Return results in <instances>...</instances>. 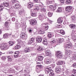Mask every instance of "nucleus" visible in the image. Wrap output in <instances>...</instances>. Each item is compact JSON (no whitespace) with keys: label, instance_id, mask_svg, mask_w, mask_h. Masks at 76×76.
Returning a JSON list of instances; mask_svg holds the SVG:
<instances>
[{"label":"nucleus","instance_id":"nucleus-1","mask_svg":"<svg viewBox=\"0 0 76 76\" xmlns=\"http://www.w3.org/2000/svg\"><path fill=\"white\" fill-rule=\"evenodd\" d=\"M42 27H43L44 30L41 29L40 30L39 33L41 34H43L44 33V32L45 31H47L48 30V28H49V26H48V24H42Z\"/></svg>","mask_w":76,"mask_h":76},{"label":"nucleus","instance_id":"nucleus-2","mask_svg":"<svg viewBox=\"0 0 76 76\" xmlns=\"http://www.w3.org/2000/svg\"><path fill=\"white\" fill-rule=\"evenodd\" d=\"M55 53V55L57 57H58V58H61L63 57V54L62 52L60 51H58L56 52Z\"/></svg>","mask_w":76,"mask_h":76},{"label":"nucleus","instance_id":"nucleus-3","mask_svg":"<svg viewBox=\"0 0 76 76\" xmlns=\"http://www.w3.org/2000/svg\"><path fill=\"white\" fill-rule=\"evenodd\" d=\"M66 42H67V44L65 46V48H72V44L71 42H69V38H68V39H66Z\"/></svg>","mask_w":76,"mask_h":76},{"label":"nucleus","instance_id":"nucleus-4","mask_svg":"<svg viewBox=\"0 0 76 76\" xmlns=\"http://www.w3.org/2000/svg\"><path fill=\"white\" fill-rule=\"evenodd\" d=\"M0 47L2 50H6L9 48V46L5 45H1Z\"/></svg>","mask_w":76,"mask_h":76},{"label":"nucleus","instance_id":"nucleus-5","mask_svg":"<svg viewBox=\"0 0 76 76\" xmlns=\"http://www.w3.org/2000/svg\"><path fill=\"white\" fill-rule=\"evenodd\" d=\"M34 40H35V38L34 37H32L30 38L28 41L29 44H32V45H35V43L34 42Z\"/></svg>","mask_w":76,"mask_h":76},{"label":"nucleus","instance_id":"nucleus-6","mask_svg":"<svg viewBox=\"0 0 76 76\" xmlns=\"http://www.w3.org/2000/svg\"><path fill=\"white\" fill-rule=\"evenodd\" d=\"M37 64H39L40 63L39 62H38V61H42V60H43V56H40L38 57L37 58Z\"/></svg>","mask_w":76,"mask_h":76},{"label":"nucleus","instance_id":"nucleus-7","mask_svg":"<svg viewBox=\"0 0 76 76\" xmlns=\"http://www.w3.org/2000/svg\"><path fill=\"white\" fill-rule=\"evenodd\" d=\"M53 61H52V60L51 59H49L46 60V59H45V61H44V63H45V64H51V63Z\"/></svg>","mask_w":76,"mask_h":76},{"label":"nucleus","instance_id":"nucleus-8","mask_svg":"<svg viewBox=\"0 0 76 76\" xmlns=\"http://www.w3.org/2000/svg\"><path fill=\"white\" fill-rule=\"evenodd\" d=\"M42 65H37L36 66V70L37 73H39V69H41L42 68Z\"/></svg>","mask_w":76,"mask_h":76},{"label":"nucleus","instance_id":"nucleus-9","mask_svg":"<svg viewBox=\"0 0 76 76\" xmlns=\"http://www.w3.org/2000/svg\"><path fill=\"white\" fill-rule=\"evenodd\" d=\"M72 7L71 6L67 7L66 8V10L67 12H70L72 11Z\"/></svg>","mask_w":76,"mask_h":76},{"label":"nucleus","instance_id":"nucleus-10","mask_svg":"<svg viewBox=\"0 0 76 76\" xmlns=\"http://www.w3.org/2000/svg\"><path fill=\"white\" fill-rule=\"evenodd\" d=\"M30 23L32 25H34L35 23H37V21L35 19H33L31 20Z\"/></svg>","mask_w":76,"mask_h":76},{"label":"nucleus","instance_id":"nucleus-11","mask_svg":"<svg viewBox=\"0 0 76 76\" xmlns=\"http://www.w3.org/2000/svg\"><path fill=\"white\" fill-rule=\"evenodd\" d=\"M55 72L56 73H59L61 70V69H60V66H57L55 69Z\"/></svg>","mask_w":76,"mask_h":76},{"label":"nucleus","instance_id":"nucleus-12","mask_svg":"<svg viewBox=\"0 0 76 76\" xmlns=\"http://www.w3.org/2000/svg\"><path fill=\"white\" fill-rule=\"evenodd\" d=\"M30 51L31 50L30 49L29 47H26L24 49V52H25V53H26L29 52H30Z\"/></svg>","mask_w":76,"mask_h":76},{"label":"nucleus","instance_id":"nucleus-13","mask_svg":"<svg viewBox=\"0 0 76 76\" xmlns=\"http://www.w3.org/2000/svg\"><path fill=\"white\" fill-rule=\"evenodd\" d=\"M20 38L22 39L23 38H25L26 39L27 38V35L26 34H20Z\"/></svg>","mask_w":76,"mask_h":76},{"label":"nucleus","instance_id":"nucleus-14","mask_svg":"<svg viewBox=\"0 0 76 76\" xmlns=\"http://www.w3.org/2000/svg\"><path fill=\"white\" fill-rule=\"evenodd\" d=\"M42 38L41 37H37L36 39V41L38 43H40L42 42Z\"/></svg>","mask_w":76,"mask_h":76},{"label":"nucleus","instance_id":"nucleus-15","mask_svg":"<svg viewBox=\"0 0 76 76\" xmlns=\"http://www.w3.org/2000/svg\"><path fill=\"white\" fill-rule=\"evenodd\" d=\"M24 10L23 9H22L20 10V11L18 13V15H19L23 16V15H24Z\"/></svg>","mask_w":76,"mask_h":76},{"label":"nucleus","instance_id":"nucleus-16","mask_svg":"<svg viewBox=\"0 0 76 76\" xmlns=\"http://www.w3.org/2000/svg\"><path fill=\"white\" fill-rule=\"evenodd\" d=\"M19 54H20V52L19 51H18L15 52V55H14V57L16 58L18 57H19Z\"/></svg>","mask_w":76,"mask_h":76},{"label":"nucleus","instance_id":"nucleus-17","mask_svg":"<svg viewBox=\"0 0 76 76\" xmlns=\"http://www.w3.org/2000/svg\"><path fill=\"white\" fill-rule=\"evenodd\" d=\"M70 53H72V51L69 50H66L65 51V54L66 56H69L70 55Z\"/></svg>","mask_w":76,"mask_h":76},{"label":"nucleus","instance_id":"nucleus-18","mask_svg":"<svg viewBox=\"0 0 76 76\" xmlns=\"http://www.w3.org/2000/svg\"><path fill=\"white\" fill-rule=\"evenodd\" d=\"M8 62H11L12 61V56L10 55L7 56Z\"/></svg>","mask_w":76,"mask_h":76},{"label":"nucleus","instance_id":"nucleus-19","mask_svg":"<svg viewBox=\"0 0 76 76\" xmlns=\"http://www.w3.org/2000/svg\"><path fill=\"white\" fill-rule=\"evenodd\" d=\"M42 43L43 44H44V45H47L48 44V43H47V39L46 38H45L43 39Z\"/></svg>","mask_w":76,"mask_h":76},{"label":"nucleus","instance_id":"nucleus-20","mask_svg":"<svg viewBox=\"0 0 76 76\" xmlns=\"http://www.w3.org/2000/svg\"><path fill=\"white\" fill-rule=\"evenodd\" d=\"M3 4L5 7H7L9 6V2H3Z\"/></svg>","mask_w":76,"mask_h":76},{"label":"nucleus","instance_id":"nucleus-21","mask_svg":"<svg viewBox=\"0 0 76 76\" xmlns=\"http://www.w3.org/2000/svg\"><path fill=\"white\" fill-rule=\"evenodd\" d=\"M44 14H40L39 15V18L40 20H42L44 19Z\"/></svg>","mask_w":76,"mask_h":76},{"label":"nucleus","instance_id":"nucleus-22","mask_svg":"<svg viewBox=\"0 0 76 76\" xmlns=\"http://www.w3.org/2000/svg\"><path fill=\"white\" fill-rule=\"evenodd\" d=\"M51 69L50 68H46L45 69V72L48 74L50 73Z\"/></svg>","mask_w":76,"mask_h":76},{"label":"nucleus","instance_id":"nucleus-23","mask_svg":"<svg viewBox=\"0 0 76 76\" xmlns=\"http://www.w3.org/2000/svg\"><path fill=\"white\" fill-rule=\"evenodd\" d=\"M21 47V46L20 44H17L16 46L15 47V50H18Z\"/></svg>","mask_w":76,"mask_h":76},{"label":"nucleus","instance_id":"nucleus-24","mask_svg":"<svg viewBox=\"0 0 76 76\" xmlns=\"http://www.w3.org/2000/svg\"><path fill=\"white\" fill-rule=\"evenodd\" d=\"M15 7L17 9L19 10L20 8V5L17 4L15 5Z\"/></svg>","mask_w":76,"mask_h":76},{"label":"nucleus","instance_id":"nucleus-25","mask_svg":"<svg viewBox=\"0 0 76 76\" xmlns=\"http://www.w3.org/2000/svg\"><path fill=\"white\" fill-rule=\"evenodd\" d=\"M15 42L10 41L9 42V44L10 46H13L15 43Z\"/></svg>","mask_w":76,"mask_h":76},{"label":"nucleus","instance_id":"nucleus-26","mask_svg":"<svg viewBox=\"0 0 76 76\" xmlns=\"http://www.w3.org/2000/svg\"><path fill=\"white\" fill-rule=\"evenodd\" d=\"M48 38H51L52 37H54V33H49L48 35Z\"/></svg>","mask_w":76,"mask_h":76},{"label":"nucleus","instance_id":"nucleus-27","mask_svg":"<svg viewBox=\"0 0 76 76\" xmlns=\"http://www.w3.org/2000/svg\"><path fill=\"white\" fill-rule=\"evenodd\" d=\"M57 20L58 23H61L63 22V18H59Z\"/></svg>","mask_w":76,"mask_h":76},{"label":"nucleus","instance_id":"nucleus-28","mask_svg":"<svg viewBox=\"0 0 76 76\" xmlns=\"http://www.w3.org/2000/svg\"><path fill=\"white\" fill-rule=\"evenodd\" d=\"M69 27L71 29H75V24H71L69 25Z\"/></svg>","mask_w":76,"mask_h":76},{"label":"nucleus","instance_id":"nucleus-29","mask_svg":"<svg viewBox=\"0 0 76 76\" xmlns=\"http://www.w3.org/2000/svg\"><path fill=\"white\" fill-rule=\"evenodd\" d=\"M63 61H59L57 62L56 64L57 65H62V64H63Z\"/></svg>","mask_w":76,"mask_h":76},{"label":"nucleus","instance_id":"nucleus-30","mask_svg":"<svg viewBox=\"0 0 76 76\" xmlns=\"http://www.w3.org/2000/svg\"><path fill=\"white\" fill-rule=\"evenodd\" d=\"M37 50H39V51H42L43 50V48L42 46H38L37 49Z\"/></svg>","mask_w":76,"mask_h":76},{"label":"nucleus","instance_id":"nucleus-31","mask_svg":"<svg viewBox=\"0 0 76 76\" xmlns=\"http://www.w3.org/2000/svg\"><path fill=\"white\" fill-rule=\"evenodd\" d=\"M9 35V34L8 33H6L3 35V38L4 39L7 38L8 37V36Z\"/></svg>","mask_w":76,"mask_h":76},{"label":"nucleus","instance_id":"nucleus-32","mask_svg":"<svg viewBox=\"0 0 76 76\" xmlns=\"http://www.w3.org/2000/svg\"><path fill=\"white\" fill-rule=\"evenodd\" d=\"M64 39L62 38L59 39V41H58V43H62L64 41Z\"/></svg>","mask_w":76,"mask_h":76},{"label":"nucleus","instance_id":"nucleus-33","mask_svg":"<svg viewBox=\"0 0 76 76\" xmlns=\"http://www.w3.org/2000/svg\"><path fill=\"white\" fill-rule=\"evenodd\" d=\"M52 9H53V10L54 12H57V8L56 7V6H53V7L52 8Z\"/></svg>","mask_w":76,"mask_h":76},{"label":"nucleus","instance_id":"nucleus-34","mask_svg":"<svg viewBox=\"0 0 76 76\" xmlns=\"http://www.w3.org/2000/svg\"><path fill=\"white\" fill-rule=\"evenodd\" d=\"M62 12V8H61L60 7L58 8H57V10L56 11V12Z\"/></svg>","mask_w":76,"mask_h":76},{"label":"nucleus","instance_id":"nucleus-35","mask_svg":"<svg viewBox=\"0 0 76 76\" xmlns=\"http://www.w3.org/2000/svg\"><path fill=\"white\" fill-rule=\"evenodd\" d=\"M20 24L21 25H24L25 23H24V20H23V18H22L21 20H20Z\"/></svg>","mask_w":76,"mask_h":76},{"label":"nucleus","instance_id":"nucleus-36","mask_svg":"<svg viewBox=\"0 0 76 76\" xmlns=\"http://www.w3.org/2000/svg\"><path fill=\"white\" fill-rule=\"evenodd\" d=\"M49 76H55L54 73L53 72H50L49 74Z\"/></svg>","mask_w":76,"mask_h":76},{"label":"nucleus","instance_id":"nucleus-37","mask_svg":"<svg viewBox=\"0 0 76 76\" xmlns=\"http://www.w3.org/2000/svg\"><path fill=\"white\" fill-rule=\"evenodd\" d=\"M71 18L72 19V20L75 21L76 20V18L75 15H72L71 17Z\"/></svg>","mask_w":76,"mask_h":76},{"label":"nucleus","instance_id":"nucleus-38","mask_svg":"<svg viewBox=\"0 0 76 76\" xmlns=\"http://www.w3.org/2000/svg\"><path fill=\"white\" fill-rule=\"evenodd\" d=\"M33 6V4H29L28 5V9H31V8H32Z\"/></svg>","mask_w":76,"mask_h":76},{"label":"nucleus","instance_id":"nucleus-39","mask_svg":"<svg viewBox=\"0 0 76 76\" xmlns=\"http://www.w3.org/2000/svg\"><path fill=\"white\" fill-rule=\"evenodd\" d=\"M60 33L62 35H64V34H65V32H64V31L63 30H61Z\"/></svg>","mask_w":76,"mask_h":76},{"label":"nucleus","instance_id":"nucleus-40","mask_svg":"<svg viewBox=\"0 0 76 76\" xmlns=\"http://www.w3.org/2000/svg\"><path fill=\"white\" fill-rule=\"evenodd\" d=\"M56 42V40L55 39H52V40L51 41V42L52 44H53Z\"/></svg>","mask_w":76,"mask_h":76},{"label":"nucleus","instance_id":"nucleus-41","mask_svg":"<svg viewBox=\"0 0 76 76\" xmlns=\"http://www.w3.org/2000/svg\"><path fill=\"white\" fill-rule=\"evenodd\" d=\"M21 33V34H26V30H25V29H23L22 30Z\"/></svg>","mask_w":76,"mask_h":76},{"label":"nucleus","instance_id":"nucleus-42","mask_svg":"<svg viewBox=\"0 0 76 76\" xmlns=\"http://www.w3.org/2000/svg\"><path fill=\"white\" fill-rule=\"evenodd\" d=\"M45 54L47 56H50L51 55V52L45 53Z\"/></svg>","mask_w":76,"mask_h":76},{"label":"nucleus","instance_id":"nucleus-43","mask_svg":"<svg viewBox=\"0 0 76 76\" xmlns=\"http://www.w3.org/2000/svg\"><path fill=\"white\" fill-rule=\"evenodd\" d=\"M41 12H46V9H45V8H42Z\"/></svg>","mask_w":76,"mask_h":76},{"label":"nucleus","instance_id":"nucleus-44","mask_svg":"<svg viewBox=\"0 0 76 76\" xmlns=\"http://www.w3.org/2000/svg\"><path fill=\"white\" fill-rule=\"evenodd\" d=\"M71 76H76V72H74L72 73Z\"/></svg>","mask_w":76,"mask_h":76},{"label":"nucleus","instance_id":"nucleus-45","mask_svg":"<svg viewBox=\"0 0 76 76\" xmlns=\"http://www.w3.org/2000/svg\"><path fill=\"white\" fill-rule=\"evenodd\" d=\"M48 15L49 17H51L53 16V13L51 12H48Z\"/></svg>","mask_w":76,"mask_h":76},{"label":"nucleus","instance_id":"nucleus-46","mask_svg":"<svg viewBox=\"0 0 76 76\" xmlns=\"http://www.w3.org/2000/svg\"><path fill=\"white\" fill-rule=\"evenodd\" d=\"M66 3L69 4H70V3H71V1L70 0H67L66 1Z\"/></svg>","mask_w":76,"mask_h":76},{"label":"nucleus","instance_id":"nucleus-47","mask_svg":"<svg viewBox=\"0 0 76 76\" xmlns=\"http://www.w3.org/2000/svg\"><path fill=\"white\" fill-rule=\"evenodd\" d=\"M36 14V13L33 12L31 14V16H35Z\"/></svg>","mask_w":76,"mask_h":76},{"label":"nucleus","instance_id":"nucleus-48","mask_svg":"<svg viewBox=\"0 0 76 76\" xmlns=\"http://www.w3.org/2000/svg\"><path fill=\"white\" fill-rule=\"evenodd\" d=\"M55 66H56V65L55 64H52L51 65V69H53Z\"/></svg>","mask_w":76,"mask_h":76},{"label":"nucleus","instance_id":"nucleus-49","mask_svg":"<svg viewBox=\"0 0 76 76\" xmlns=\"http://www.w3.org/2000/svg\"><path fill=\"white\" fill-rule=\"evenodd\" d=\"M69 72H70V70H69V69L66 70H65V73L66 74H68V73H69Z\"/></svg>","mask_w":76,"mask_h":76},{"label":"nucleus","instance_id":"nucleus-50","mask_svg":"<svg viewBox=\"0 0 76 76\" xmlns=\"http://www.w3.org/2000/svg\"><path fill=\"white\" fill-rule=\"evenodd\" d=\"M9 36L10 37H13V38H15V36H14V35H13L11 33L9 34Z\"/></svg>","mask_w":76,"mask_h":76},{"label":"nucleus","instance_id":"nucleus-51","mask_svg":"<svg viewBox=\"0 0 76 76\" xmlns=\"http://www.w3.org/2000/svg\"><path fill=\"white\" fill-rule=\"evenodd\" d=\"M10 72L11 73H15V71L14 69H12L10 70Z\"/></svg>","mask_w":76,"mask_h":76},{"label":"nucleus","instance_id":"nucleus-52","mask_svg":"<svg viewBox=\"0 0 76 76\" xmlns=\"http://www.w3.org/2000/svg\"><path fill=\"white\" fill-rule=\"evenodd\" d=\"M72 58L73 60H76V57L72 56Z\"/></svg>","mask_w":76,"mask_h":76},{"label":"nucleus","instance_id":"nucleus-53","mask_svg":"<svg viewBox=\"0 0 76 76\" xmlns=\"http://www.w3.org/2000/svg\"><path fill=\"white\" fill-rule=\"evenodd\" d=\"M65 0H60L61 3L62 4H64V1Z\"/></svg>","mask_w":76,"mask_h":76},{"label":"nucleus","instance_id":"nucleus-54","mask_svg":"<svg viewBox=\"0 0 76 76\" xmlns=\"http://www.w3.org/2000/svg\"><path fill=\"white\" fill-rule=\"evenodd\" d=\"M8 24H9V22H6L5 23V26H8Z\"/></svg>","mask_w":76,"mask_h":76},{"label":"nucleus","instance_id":"nucleus-55","mask_svg":"<svg viewBox=\"0 0 76 76\" xmlns=\"http://www.w3.org/2000/svg\"><path fill=\"white\" fill-rule=\"evenodd\" d=\"M36 7H41V6L40 5H36Z\"/></svg>","mask_w":76,"mask_h":76},{"label":"nucleus","instance_id":"nucleus-56","mask_svg":"<svg viewBox=\"0 0 76 76\" xmlns=\"http://www.w3.org/2000/svg\"><path fill=\"white\" fill-rule=\"evenodd\" d=\"M48 22H49V23H50V24L52 23H53V21L49 19V20L48 21Z\"/></svg>","mask_w":76,"mask_h":76},{"label":"nucleus","instance_id":"nucleus-57","mask_svg":"<svg viewBox=\"0 0 76 76\" xmlns=\"http://www.w3.org/2000/svg\"><path fill=\"white\" fill-rule=\"evenodd\" d=\"M14 38H15V37H18V34H15V35H14Z\"/></svg>","mask_w":76,"mask_h":76},{"label":"nucleus","instance_id":"nucleus-58","mask_svg":"<svg viewBox=\"0 0 76 76\" xmlns=\"http://www.w3.org/2000/svg\"><path fill=\"white\" fill-rule=\"evenodd\" d=\"M56 26H57V28H60L61 27V25L60 24H58L56 25Z\"/></svg>","mask_w":76,"mask_h":76},{"label":"nucleus","instance_id":"nucleus-59","mask_svg":"<svg viewBox=\"0 0 76 76\" xmlns=\"http://www.w3.org/2000/svg\"><path fill=\"white\" fill-rule=\"evenodd\" d=\"M44 20H46V21H48L49 19L48 18H44Z\"/></svg>","mask_w":76,"mask_h":76},{"label":"nucleus","instance_id":"nucleus-60","mask_svg":"<svg viewBox=\"0 0 76 76\" xmlns=\"http://www.w3.org/2000/svg\"><path fill=\"white\" fill-rule=\"evenodd\" d=\"M75 37H76V36L75 35H74L73 34H72V38H75Z\"/></svg>","mask_w":76,"mask_h":76},{"label":"nucleus","instance_id":"nucleus-61","mask_svg":"<svg viewBox=\"0 0 76 76\" xmlns=\"http://www.w3.org/2000/svg\"><path fill=\"white\" fill-rule=\"evenodd\" d=\"M15 19H15V18H13L12 19V20L13 22H15Z\"/></svg>","mask_w":76,"mask_h":76},{"label":"nucleus","instance_id":"nucleus-62","mask_svg":"<svg viewBox=\"0 0 76 76\" xmlns=\"http://www.w3.org/2000/svg\"><path fill=\"white\" fill-rule=\"evenodd\" d=\"M72 39L74 41H76V38H72Z\"/></svg>","mask_w":76,"mask_h":76},{"label":"nucleus","instance_id":"nucleus-63","mask_svg":"<svg viewBox=\"0 0 76 76\" xmlns=\"http://www.w3.org/2000/svg\"><path fill=\"white\" fill-rule=\"evenodd\" d=\"M3 60H6V56H3L2 57Z\"/></svg>","mask_w":76,"mask_h":76},{"label":"nucleus","instance_id":"nucleus-64","mask_svg":"<svg viewBox=\"0 0 76 76\" xmlns=\"http://www.w3.org/2000/svg\"><path fill=\"white\" fill-rule=\"evenodd\" d=\"M46 4L47 5H49L50 4V1H47L46 2Z\"/></svg>","mask_w":76,"mask_h":76}]
</instances>
